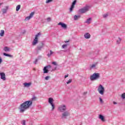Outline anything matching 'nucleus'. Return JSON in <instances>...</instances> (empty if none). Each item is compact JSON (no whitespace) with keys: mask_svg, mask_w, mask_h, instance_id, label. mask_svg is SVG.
<instances>
[{"mask_svg":"<svg viewBox=\"0 0 125 125\" xmlns=\"http://www.w3.org/2000/svg\"><path fill=\"white\" fill-rule=\"evenodd\" d=\"M32 104H33V101H27L23 102L19 107L20 113H24L25 111L28 110V109L30 108V106L32 105Z\"/></svg>","mask_w":125,"mask_h":125,"instance_id":"f257e3e1","label":"nucleus"},{"mask_svg":"<svg viewBox=\"0 0 125 125\" xmlns=\"http://www.w3.org/2000/svg\"><path fill=\"white\" fill-rule=\"evenodd\" d=\"M90 5H86L83 8H82L79 10V13H81L82 14H83V13H86L90 9Z\"/></svg>","mask_w":125,"mask_h":125,"instance_id":"f03ea898","label":"nucleus"},{"mask_svg":"<svg viewBox=\"0 0 125 125\" xmlns=\"http://www.w3.org/2000/svg\"><path fill=\"white\" fill-rule=\"evenodd\" d=\"M91 81H96L98 79H100V73H94L90 77Z\"/></svg>","mask_w":125,"mask_h":125,"instance_id":"7ed1b4c3","label":"nucleus"},{"mask_svg":"<svg viewBox=\"0 0 125 125\" xmlns=\"http://www.w3.org/2000/svg\"><path fill=\"white\" fill-rule=\"evenodd\" d=\"M98 91L100 94L103 95L105 92V88L104 87L103 85L100 84L98 87Z\"/></svg>","mask_w":125,"mask_h":125,"instance_id":"20e7f679","label":"nucleus"},{"mask_svg":"<svg viewBox=\"0 0 125 125\" xmlns=\"http://www.w3.org/2000/svg\"><path fill=\"white\" fill-rule=\"evenodd\" d=\"M66 110H67V106L65 104L60 105L58 108V110L59 111V112H61L62 113L65 112Z\"/></svg>","mask_w":125,"mask_h":125,"instance_id":"39448f33","label":"nucleus"},{"mask_svg":"<svg viewBox=\"0 0 125 125\" xmlns=\"http://www.w3.org/2000/svg\"><path fill=\"white\" fill-rule=\"evenodd\" d=\"M41 36V33L39 32L35 36V38L32 42V45H36L39 42V37Z\"/></svg>","mask_w":125,"mask_h":125,"instance_id":"423d86ee","label":"nucleus"},{"mask_svg":"<svg viewBox=\"0 0 125 125\" xmlns=\"http://www.w3.org/2000/svg\"><path fill=\"white\" fill-rule=\"evenodd\" d=\"M48 102L49 104H50L51 106L52 107V111H53L55 108V105H54V104H53V102H54V100L52 98H49L48 99Z\"/></svg>","mask_w":125,"mask_h":125,"instance_id":"0eeeda50","label":"nucleus"},{"mask_svg":"<svg viewBox=\"0 0 125 125\" xmlns=\"http://www.w3.org/2000/svg\"><path fill=\"white\" fill-rule=\"evenodd\" d=\"M51 68V66L50 65L45 66L43 69V74H47V73L49 72V70H50Z\"/></svg>","mask_w":125,"mask_h":125,"instance_id":"6e6552de","label":"nucleus"},{"mask_svg":"<svg viewBox=\"0 0 125 125\" xmlns=\"http://www.w3.org/2000/svg\"><path fill=\"white\" fill-rule=\"evenodd\" d=\"M69 116H70V112H69V111H64L62 113V119H66V118Z\"/></svg>","mask_w":125,"mask_h":125,"instance_id":"1a4fd4ad","label":"nucleus"},{"mask_svg":"<svg viewBox=\"0 0 125 125\" xmlns=\"http://www.w3.org/2000/svg\"><path fill=\"white\" fill-rule=\"evenodd\" d=\"M35 14V12H32L31 13V14H30L29 16L26 17L25 19V21H29V20H30V19H31V18H33V16H34Z\"/></svg>","mask_w":125,"mask_h":125,"instance_id":"9d476101","label":"nucleus"},{"mask_svg":"<svg viewBox=\"0 0 125 125\" xmlns=\"http://www.w3.org/2000/svg\"><path fill=\"white\" fill-rule=\"evenodd\" d=\"M76 3H77V0H75L72 3V5L70 8V11L72 12L74 8H75V6L76 5Z\"/></svg>","mask_w":125,"mask_h":125,"instance_id":"9b49d317","label":"nucleus"},{"mask_svg":"<svg viewBox=\"0 0 125 125\" xmlns=\"http://www.w3.org/2000/svg\"><path fill=\"white\" fill-rule=\"evenodd\" d=\"M0 76L1 80H2L3 81H5V80H6V78H5V74L4 73L0 72Z\"/></svg>","mask_w":125,"mask_h":125,"instance_id":"f8f14e48","label":"nucleus"},{"mask_svg":"<svg viewBox=\"0 0 125 125\" xmlns=\"http://www.w3.org/2000/svg\"><path fill=\"white\" fill-rule=\"evenodd\" d=\"M58 25H60L62 26V28H63V29H67V24L63 23V22H59Z\"/></svg>","mask_w":125,"mask_h":125,"instance_id":"ddd939ff","label":"nucleus"},{"mask_svg":"<svg viewBox=\"0 0 125 125\" xmlns=\"http://www.w3.org/2000/svg\"><path fill=\"white\" fill-rule=\"evenodd\" d=\"M91 37V35H90V34H89V33H85L84 34V38H85L86 39H90Z\"/></svg>","mask_w":125,"mask_h":125,"instance_id":"4468645a","label":"nucleus"},{"mask_svg":"<svg viewBox=\"0 0 125 125\" xmlns=\"http://www.w3.org/2000/svg\"><path fill=\"white\" fill-rule=\"evenodd\" d=\"M32 85V83H23V85L25 87H29V86H31V85Z\"/></svg>","mask_w":125,"mask_h":125,"instance_id":"2eb2a0df","label":"nucleus"},{"mask_svg":"<svg viewBox=\"0 0 125 125\" xmlns=\"http://www.w3.org/2000/svg\"><path fill=\"white\" fill-rule=\"evenodd\" d=\"M98 64V62H95V63L92 64L90 68L91 69H95V68H96V67L97 66V65Z\"/></svg>","mask_w":125,"mask_h":125,"instance_id":"dca6fc26","label":"nucleus"},{"mask_svg":"<svg viewBox=\"0 0 125 125\" xmlns=\"http://www.w3.org/2000/svg\"><path fill=\"white\" fill-rule=\"evenodd\" d=\"M99 119L101 120L102 122H105V118H104V116L102 115H100L99 116Z\"/></svg>","mask_w":125,"mask_h":125,"instance_id":"f3484780","label":"nucleus"},{"mask_svg":"<svg viewBox=\"0 0 125 125\" xmlns=\"http://www.w3.org/2000/svg\"><path fill=\"white\" fill-rule=\"evenodd\" d=\"M7 9H8V6H6L5 7V9H2V13L3 14L4 13H6L7 11Z\"/></svg>","mask_w":125,"mask_h":125,"instance_id":"a211bd4d","label":"nucleus"},{"mask_svg":"<svg viewBox=\"0 0 125 125\" xmlns=\"http://www.w3.org/2000/svg\"><path fill=\"white\" fill-rule=\"evenodd\" d=\"M91 20H92L91 18H89L86 21L85 23H86L87 24H90V23H91Z\"/></svg>","mask_w":125,"mask_h":125,"instance_id":"6ab92c4d","label":"nucleus"},{"mask_svg":"<svg viewBox=\"0 0 125 125\" xmlns=\"http://www.w3.org/2000/svg\"><path fill=\"white\" fill-rule=\"evenodd\" d=\"M122 42V38H118V39L117 40L116 42L117 44H120Z\"/></svg>","mask_w":125,"mask_h":125,"instance_id":"aec40b11","label":"nucleus"},{"mask_svg":"<svg viewBox=\"0 0 125 125\" xmlns=\"http://www.w3.org/2000/svg\"><path fill=\"white\" fill-rule=\"evenodd\" d=\"M74 18V20H78V19H80V18H81V16L75 15Z\"/></svg>","mask_w":125,"mask_h":125,"instance_id":"412c9836","label":"nucleus"},{"mask_svg":"<svg viewBox=\"0 0 125 125\" xmlns=\"http://www.w3.org/2000/svg\"><path fill=\"white\" fill-rule=\"evenodd\" d=\"M3 50L4 51L7 52V51H9L10 50V49L8 47H4Z\"/></svg>","mask_w":125,"mask_h":125,"instance_id":"4be33fe9","label":"nucleus"},{"mask_svg":"<svg viewBox=\"0 0 125 125\" xmlns=\"http://www.w3.org/2000/svg\"><path fill=\"white\" fill-rule=\"evenodd\" d=\"M53 53H54V52L50 50V53H48V54H47L48 57H50V56H51Z\"/></svg>","mask_w":125,"mask_h":125,"instance_id":"5701e85b","label":"nucleus"},{"mask_svg":"<svg viewBox=\"0 0 125 125\" xmlns=\"http://www.w3.org/2000/svg\"><path fill=\"white\" fill-rule=\"evenodd\" d=\"M3 55H4V56H7L8 57H13V55H9V54H8L5 53H3Z\"/></svg>","mask_w":125,"mask_h":125,"instance_id":"b1692460","label":"nucleus"},{"mask_svg":"<svg viewBox=\"0 0 125 125\" xmlns=\"http://www.w3.org/2000/svg\"><path fill=\"white\" fill-rule=\"evenodd\" d=\"M4 35V30H1L0 33V37H3Z\"/></svg>","mask_w":125,"mask_h":125,"instance_id":"393cba45","label":"nucleus"},{"mask_svg":"<svg viewBox=\"0 0 125 125\" xmlns=\"http://www.w3.org/2000/svg\"><path fill=\"white\" fill-rule=\"evenodd\" d=\"M21 7V5H18L16 7V11H19V10H20Z\"/></svg>","mask_w":125,"mask_h":125,"instance_id":"a878e982","label":"nucleus"},{"mask_svg":"<svg viewBox=\"0 0 125 125\" xmlns=\"http://www.w3.org/2000/svg\"><path fill=\"white\" fill-rule=\"evenodd\" d=\"M42 47H43V44H42V45L41 46H38L37 47V49H38V50H41V49H42Z\"/></svg>","mask_w":125,"mask_h":125,"instance_id":"bb28decb","label":"nucleus"},{"mask_svg":"<svg viewBox=\"0 0 125 125\" xmlns=\"http://www.w3.org/2000/svg\"><path fill=\"white\" fill-rule=\"evenodd\" d=\"M121 98H122V99H125V93H124L121 95Z\"/></svg>","mask_w":125,"mask_h":125,"instance_id":"cd10ccee","label":"nucleus"},{"mask_svg":"<svg viewBox=\"0 0 125 125\" xmlns=\"http://www.w3.org/2000/svg\"><path fill=\"white\" fill-rule=\"evenodd\" d=\"M52 1H53V0H46V3H49V2H52Z\"/></svg>","mask_w":125,"mask_h":125,"instance_id":"c85d7f7f","label":"nucleus"},{"mask_svg":"<svg viewBox=\"0 0 125 125\" xmlns=\"http://www.w3.org/2000/svg\"><path fill=\"white\" fill-rule=\"evenodd\" d=\"M72 79H69L67 82L66 83L67 84H69V83H72Z\"/></svg>","mask_w":125,"mask_h":125,"instance_id":"c756f323","label":"nucleus"},{"mask_svg":"<svg viewBox=\"0 0 125 125\" xmlns=\"http://www.w3.org/2000/svg\"><path fill=\"white\" fill-rule=\"evenodd\" d=\"M108 13L106 14H104V15H103V17L104 18H106L107 17H108Z\"/></svg>","mask_w":125,"mask_h":125,"instance_id":"7c9ffc66","label":"nucleus"},{"mask_svg":"<svg viewBox=\"0 0 125 125\" xmlns=\"http://www.w3.org/2000/svg\"><path fill=\"white\" fill-rule=\"evenodd\" d=\"M68 46V44H63L62 45V48H65V47H67Z\"/></svg>","mask_w":125,"mask_h":125,"instance_id":"2f4dec72","label":"nucleus"},{"mask_svg":"<svg viewBox=\"0 0 125 125\" xmlns=\"http://www.w3.org/2000/svg\"><path fill=\"white\" fill-rule=\"evenodd\" d=\"M47 22H50L51 21V18H48L46 19Z\"/></svg>","mask_w":125,"mask_h":125,"instance_id":"473e14b6","label":"nucleus"},{"mask_svg":"<svg viewBox=\"0 0 125 125\" xmlns=\"http://www.w3.org/2000/svg\"><path fill=\"white\" fill-rule=\"evenodd\" d=\"M49 79H50V76H46L45 78V80L46 81H48L49 80Z\"/></svg>","mask_w":125,"mask_h":125,"instance_id":"72a5a7b5","label":"nucleus"},{"mask_svg":"<svg viewBox=\"0 0 125 125\" xmlns=\"http://www.w3.org/2000/svg\"><path fill=\"white\" fill-rule=\"evenodd\" d=\"M21 124H22V125H26V121L23 120L21 122Z\"/></svg>","mask_w":125,"mask_h":125,"instance_id":"f704fd0d","label":"nucleus"},{"mask_svg":"<svg viewBox=\"0 0 125 125\" xmlns=\"http://www.w3.org/2000/svg\"><path fill=\"white\" fill-rule=\"evenodd\" d=\"M52 64H53V65H55V66H57V63L56 62H53Z\"/></svg>","mask_w":125,"mask_h":125,"instance_id":"c9c22d12","label":"nucleus"},{"mask_svg":"<svg viewBox=\"0 0 125 125\" xmlns=\"http://www.w3.org/2000/svg\"><path fill=\"white\" fill-rule=\"evenodd\" d=\"M2 63V59H1V57L0 56V64Z\"/></svg>","mask_w":125,"mask_h":125,"instance_id":"e433bc0d","label":"nucleus"},{"mask_svg":"<svg viewBox=\"0 0 125 125\" xmlns=\"http://www.w3.org/2000/svg\"><path fill=\"white\" fill-rule=\"evenodd\" d=\"M100 101L101 103H103V100L101 98H99Z\"/></svg>","mask_w":125,"mask_h":125,"instance_id":"4c0bfd02","label":"nucleus"},{"mask_svg":"<svg viewBox=\"0 0 125 125\" xmlns=\"http://www.w3.org/2000/svg\"><path fill=\"white\" fill-rule=\"evenodd\" d=\"M68 77H69V75L67 74L64 76V78L66 79V78H68Z\"/></svg>","mask_w":125,"mask_h":125,"instance_id":"58836bf2","label":"nucleus"},{"mask_svg":"<svg viewBox=\"0 0 125 125\" xmlns=\"http://www.w3.org/2000/svg\"><path fill=\"white\" fill-rule=\"evenodd\" d=\"M113 104L114 105H116V104H117V102H113Z\"/></svg>","mask_w":125,"mask_h":125,"instance_id":"ea45409f","label":"nucleus"},{"mask_svg":"<svg viewBox=\"0 0 125 125\" xmlns=\"http://www.w3.org/2000/svg\"><path fill=\"white\" fill-rule=\"evenodd\" d=\"M37 62H38V60H35V64H37Z\"/></svg>","mask_w":125,"mask_h":125,"instance_id":"a19ab883","label":"nucleus"},{"mask_svg":"<svg viewBox=\"0 0 125 125\" xmlns=\"http://www.w3.org/2000/svg\"><path fill=\"white\" fill-rule=\"evenodd\" d=\"M87 92H84V95L87 94Z\"/></svg>","mask_w":125,"mask_h":125,"instance_id":"79ce46f5","label":"nucleus"},{"mask_svg":"<svg viewBox=\"0 0 125 125\" xmlns=\"http://www.w3.org/2000/svg\"><path fill=\"white\" fill-rule=\"evenodd\" d=\"M69 41H64V42H69Z\"/></svg>","mask_w":125,"mask_h":125,"instance_id":"37998d69","label":"nucleus"},{"mask_svg":"<svg viewBox=\"0 0 125 125\" xmlns=\"http://www.w3.org/2000/svg\"><path fill=\"white\" fill-rule=\"evenodd\" d=\"M63 52H66V50H63L62 51Z\"/></svg>","mask_w":125,"mask_h":125,"instance_id":"c03bdc74","label":"nucleus"},{"mask_svg":"<svg viewBox=\"0 0 125 125\" xmlns=\"http://www.w3.org/2000/svg\"><path fill=\"white\" fill-rule=\"evenodd\" d=\"M34 99H35V98H32V100H34Z\"/></svg>","mask_w":125,"mask_h":125,"instance_id":"a18cd8bd","label":"nucleus"},{"mask_svg":"<svg viewBox=\"0 0 125 125\" xmlns=\"http://www.w3.org/2000/svg\"><path fill=\"white\" fill-rule=\"evenodd\" d=\"M54 70H56V67L55 68Z\"/></svg>","mask_w":125,"mask_h":125,"instance_id":"49530a36","label":"nucleus"}]
</instances>
